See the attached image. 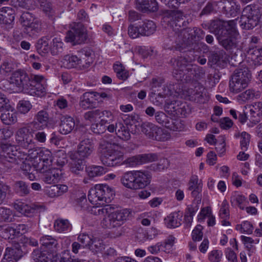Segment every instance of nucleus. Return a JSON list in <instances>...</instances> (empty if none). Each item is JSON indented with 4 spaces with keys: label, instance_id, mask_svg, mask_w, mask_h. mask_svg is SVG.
<instances>
[{
    "label": "nucleus",
    "instance_id": "48",
    "mask_svg": "<svg viewBox=\"0 0 262 262\" xmlns=\"http://www.w3.org/2000/svg\"><path fill=\"white\" fill-rule=\"evenodd\" d=\"M49 36H43L40 38L37 42L36 48L38 52H48L50 48L49 47Z\"/></svg>",
    "mask_w": 262,
    "mask_h": 262
},
{
    "label": "nucleus",
    "instance_id": "49",
    "mask_svg": "<svg viewBox=\"0 0 262 262\" xmlns=\"http://www.w3.org/2000/svg\"><path fill=\"white\" fill-rule=\"evenodd\" d=\"M188 32H189L191 44L193 43V40L194 38H197L198 40H200L203 39L205 36V32L201 29L196 27L188 28Z\"/></svg>",
    "mask_w": 262,
    "mask_h": 262
},
{
    "label": "nucleus",
    "instance_id": "63",
    "mask_svg": "<svg viewBox=\"0 0 262 262\" xmlns=\"http://www.w3.org/2000/svg\"><path fill=\"white\" fill-rule=\"evenodd\" d=\"M103 248V244L101 241L96 238H92L89 249L93 252H98Z\"/></svg>",
    "mask_w": 262,
    "mask_h": 262
},
{
    "label": "nucleus",
    "instance_id": "27",
    "mask_svg": "<svg viewBox=\"0 0 262 262\" xmlns=\"http://www.w3.org/2000/svg\"><path fill=\"white\" fill-rule=\"evenodd\" d=\"M75 123L74 119L70 116H63L61 118L59 125V132L63 135H67L74 128Z\"/></svg>",
    "mask_w": 262,
    "mask_h": 262
},
{
    "label": "nucleus",
    "instance_id": "38",
    "mask_svg": "<svg viewBox=\"0 0 262 262\" xmlns=\"http://www.w3.org/2000/svg\"><path fill=\"white\" fill-rule=\"evenodd\" d=\"M117 128L116 135L123 140L127 141L130 138V131L128 127L121 122L116 123Z\"/></svg>",
    "mask_w": 262,
    "mask_h": 262
},
{
    "label": "nucleus",
    "instance_id": "6",
    "mask_svg": "<svg viewBox=\"0 0 262 262\" xmlns=\"http://www.w3.org/2000/svg\"><path fill=\"white\" fill-rule=\"evenodd\" d=\"M250 78V74L248 68L236 69L230 78V92L233 94L242 92L248 86Z\"/></svg>",
    "mask_w": 262,
    "mask_h": 262
},
{
    "label": "nucleus",
    "instance_id": "8",
    "mask_svg": "<svg viewBox=\"0 0 262 262\" xmlns=\"http://www.w3.org/2000/svg\"><path fill=\"white\" fill-rule=\"evenodd\" d=\"M88 39L86 28L81 23H73L70 26V29L67 32L65 40L73 45L85 43Z\"/></svg>",
    "mask_w": 262,
    "mask_h": 262
},
{
    "label": "nucleus",
    "instance_id": "4",
    "mask_svg": "<svg viewBox=\"0 0 262 262\" xmlns=\"http://www.w3.org/2000/svg\"><path fill=\"white\" fill-rule=\"evenodd\" d=\"M151 176L148 171L133 170L125 172L121 177L122 185L133 190L143 189L149 185Z\"/></svg>",
    "mask_w": 262,
    "mask_h": 262
},
{
    "label": "nucleus",
    "instance_id": "53",
    "mask_svg": "<svg viewBox=\"0 0 262 262\" xmlns=\"http://www.w3.org/2000/svg\"><path fill=\"white\" fill-rule=\"evenodd\" d=\"M78 55H67L64 57L63 64L68 69L78 68Z\"/></svg>",
    "mask_w": 262,
    "mask_h": 262
},
{
    "label": "nucleus",
    "instance_id": "60",
    "mask_svg": "<svg viewBox=\"0 0 262 262\" xmlns=\"http://www.w3.org/2000/svg\"><path fill=\"white\" fill-rule=\"evenodd\" d=\"M32 106V104L29 101L23 100L18 102L17 108L21 114H25L31 110Z\"/></svg>",
    "mask_w": 262,
    "mask_h": 262
},
{
    "label": "nucleus",
    "instance_id": "41",
    "mask_svg": "<svg viewBox=\"0 0 262 262\" xmlns=\"http://www.w3.org/2000/svg\"><path fill=\"white\" fill-rule=\"evenodd\" d=\"M85 171L90 178H94L105 173L106 169L101 166L92 165L85 167Z\"/></svg>",
    "mask_w": 262,
    "mask_h": 262
},
{
    "label": "nucleus",
    "instance_id": "61",
    "mask_svg": "<svg viewBox=\"0 0 262 262\" xmlns=\"http://www.w3.org/2000/svg\"><path fill=\"white\" fill-rule=\"evenodd\" d=\"M40 8L47 14L51 15L53 12L52 4L47 0H37Z\"/></svg>",
    "mask_w": 262,
    "mask_h": 262
},
{
    "label": "nucleus",
    "instance_id": "45",
    "mask_svg": "<svg viewBox=\"0 0 262 262\" xmlns=\"http://www.w3.org/2000/svg\"><path fill=\"white\" fill-rule=\"evenodd\" d=\"M157 126L152 123L145 122L141 124V131L149 138L151 139L154 137V132Z\"/></svg>",
    "mask_w": 262,
    "mask_h": 262
},
{
    "label": "nucleus",
    "instance_id": "42",
    "mask_svg": "<svg viewBox=\"0 0 262 262\" xmlns=\"http://www.w3.org/2000/svg\"><path fill=\"white\" fill-rule=\"evenodd\" d=\"M230 202L232 206H238L243 210L244 209V204L246 203V198L242 194L234 192L231 196Z\"/></svg>",
    "mask_w": 262,
    "mask_h": 262
},
{
    "label": "nucleus",
    "instance_id": "26",
    "mask_svg": "<svg viewBox=\"0 0 262 262\" xmlns=\"http://www.w3.org/2000/svg\"><path fill=\"white\" fill-rule=\"evenodd\" d=\"M78 69L80 70L89 68L93 62L91 53L85 50H81L77 53Z\"/></svg>",
    "mask_w": 262,
    "mask_h": 262
},
{
    "label": "nucleus",
    "instance_id": "17",
    "mask_svg": "<svg viewBox=\"0 0 262 262\" xmlns=\"http://www.w3.org/2000/svg\"><path fill=\"white\" fill-rule=\"evenodd\" d=\"M190 100L195 101L197 103H204L207 100V95L206 90L204 87L198 84L194 90H189Z\"/></svg>",
    "mask_w": 262,
    "mask_h": 262
},
{
    "label": "nucleus",
    "instance_id": "2",
    "mask_svg": "<svg viewBox=\"0 0 262 262\" xmlns=\"http://www.w3.org/2000/svg\"><path fill=\"white\" fill-rule=\"evenodd\" d=\"M236 25L234 20L218 19L212 20L209 26L210 32L216 36L219 45L229 52L237 48L238 45L239 33Z\"/></svg>",
    "mask_w": 262,
    "mask_h": 262
},
{
    "label": "nucleus",
    "instance_id": "47",
    "mask_svg": "<svg viewBox=\"0 0 262 262\" xmlns=\"http://www.w3.org/2000/svg\"><path fill=\"white\" fill-rule=\"evenodd\" d=\"M37 19V18L33 13L25 11L20 15L19 21L22 27H24L29 24L30 25L31 23H32L33 21Z\"/></svg>",
    "mask_w": 262,
    "mask_h": 262
},
{
    "label": "nucleus",
    "instance_id": "7",
    "mask_svg": "<svg viewBox=\"0 0 262 262\" xmlns=\"http://www.w3.org/2000/svg\"><path fill=\"white\" fill-rule=\"evenodd\" d=\"M99 152L100 160L104 165L113 167L122 164L123 153L120 151L114 150L111 144H101L99 148Z\"/></svg>",
    "mask_w": 262,
    "mask_h": 262
},
{
    "label": "nucleus",
    "instance_id": "56",
    "mask_svg": "<svg viewBox=\"0 0 262 262\" xmlns=\"http://www.w3.org/2000/svg\"><path fill=\"white\" fill-rule=\"evenodd\" d=\"M188 190L196 189H199L202 188V183L201 180H199L198 177L196 175H192L188 183Z\"/></svg>",
    "mask_w": 262,
    "mask_h": 262
},
{
    "label": "nucleus",
    "instance_id": "29",
    "mask_svg": "<svg viewBox=\"0 0 262 262\" xmlns=\"http://www.w3.org/2000/svg\"><path fill=\"white\" fill-rule=\"evenodd\" d=\"M21 250L16 246L7 247L3 258L9 262H17L21 257Z\"/></svg>",
    "mask_w": 262,
    "mask_h": 262
},
{
    "label": "nucleus",
    "instance_id": "36",
    "mask_svg": "<svg viewBox=\"0 0 262 262\" xmlns=\"http://www.w3.org/2000/svg\"><path fill=\"white\" fill-rule=\"evenodd\" d=\"M25 32L29 36L33 37L36 36L41 31V23L40 21L37 19L33 21L30 25L29 24L24 27Z\"/></svg>",
    "mask_w": 262,
    "mask_h": 262
},
{
    "label": "nucleus",
    "instance_id": "40",
    "mask_svg": "<svg viewBox=\"0 0 262 262\" xmlns=\"http://www.w3.org/2000/svg\"><path fill=\"white\" fill-rule=\"evenodd\" d=\"M170 133L166 130L157 126L154 134V137L151 139L159 141H166L170 139Z\"/></svg>",
    "mask_w": 262,
    "mask_h": 262
},
{
    "label": "nucleus",
    "instance_id": "44",
    "mask_svg": "<svg viewBox=\"0 0 262 262\" xmlns=\"http://www.w3.org/2000/svg\"><path fill=\"white\" fill-rule=\"evenodd\" d=\"M33 225L32 223L26 225L24 224H18L16 226L15 228L9 227L6 229V231L10 232V234H24L28 232L29 228Z\"/></svg>",
    "mask_w": 262,
    "mask_h": 262
},
{
    "label": "nucleus",
    "instance_id": "12",
    "mask_svg": "<svg viewBox=\"0 0 262 262\" xmlns=\"http://www.w3.org/2000/svg\"><path fill=\"white\" fill-rule=\"evenodd\" d=\"M36 131H32L30 129L29 124L18 129L15 135V139L19 146L25 149L31 147L34 144L33 135Z\"/></svg>",
    "mask_w": 262,
    "mask_h": 262
},
{
    "label": "nucleus",
    "instance_id": "1",
    "mask_svg": "<svg viewBox=\"0 0 262 262\" xmlns=\"http://www.w3.org/2000/svg\"><path fill=\"white\" fill-rule=\"evenodd\" d=\"M183 13L178 10H167L163 14L162 21L172 29V37L174 48L181 51L191 44L189 36L188 23L184 20Z\"/></svg>",
    "mask_w": 262,
    "mask_h": 262
},
{
    "label": "nucleus",
    "instance_id": "28",
    "mask_svg": "<svg viewBox=\"0 0 262 262\" xmlns=\"http://www.w3.org/2000/svg\"><path fill=\"white\" fill-rule=\"evenodd\" d=\"M250 112V120L255 125L262 119V102H257L252 105Z\"/></svg>",
    "mask_w": 262,
    "mask_h": 262
},
{
    "label": "nucleus",
    "instance_id": "23",
    "mask_svg": "<svg viewBox=\"0 0 262 262\" xmlns=\"http://www.w3.org/2000/svg\"><path fill=\"white\" fill-rule=\"evenodd\" d=\"M14 207L17 211L27 216H32L35 210L45 208L43 206L37 205H34L33 207H31L20 202L15 203Z\"/></svg>",
    "mask_w": 262,
    "mask_h": 262
},
{
    "label": "nucleus",
    "instance_id": "32",
    "mask_svg": "<svg viewBox=\"0 0 262 262\" xmlns=\"http://www.w3.org/2000/svg\"><path fill=\"white\" fill-rule=\"evenodd\" d=\"M168 108L177 116L182 117H185L187 114V106L186 103L182 102L180 101H175L168 104Z\"/></svg>",
    "mask_w": 262,
    "mask_h": 262
},
{
    "label": "nucleus",
    "instance_id": "35",
    "mask_svg": "<svg viewBox=\"0 0 262 262\" xmlns=\"http://www.w3.org/2000/svg\"><path fill=\"white\" fill-rule=\"evenodd\" d=\"M73 161L71 163L70 170L76 175H81L83 170L85 168V162L84 160L80 158L77 159H72Z\"/></svg>",
    "mask_w": 262,
    "mask_h": 262
},
{
    "label": "nucleus",
    "instance_id": "58",
    "mask_svg": "<svg viewBox=\"0 0 262 262\" xmlns=\"http://www.w3.org/2000/svg\"><path fill=\"white\" fill-rule=\"evenodd\" d=\"M254 97V91L249 89L238 95L237 99L241 102H246L248 100L253 99Z\"/></svg>",
    "mask_w": 262,
    "mask_h": 262
},
{
    "label": "nucleus",
    "instance_id": "3",
    "mask_svg": "<svg viewBox=\"0 0 262 262\" xmlns=\"http://www.w3.org/2000/svg\"><path fill=\"white\" fill-rule=\"evenodd\" d=\"M43 75H31L30 77L24 70L14 71L11 77L10 83L15 85L19 90L33 96H41L46 93L47 84Z\"/></svg>",
    "mask_w": 262,
    "mask_h": 262
},
{
    "label": "nucleus",
    "instance_id": "30",
    "mask_svg": "<svg viewBox=\"0 0 262 262\" xmlns=\"http://www.w3.org/2000/svg\"><path fill=\"white\" fill-rule=\"evenodd\" d=\"M249 58L251 59L255 65L262 64V47L250 45L247 51Z\"/></svg>",
    "mask_w": 262,
    "mask_h": 262
},
{
    "label": "nucleus",
    "instance_id": "55",
    "mask_svg": "<svg viewBox=\"0 0 262 262\" xmlns=\"http://www.w3.org/2000/svg\"><path fill=\"white\" fill-rule=\"evenodd\" d=\"M155 119L157 123L162 126L167 127V124L169 123L170 118L166 115L165 113L162 111H159L155 113Z\"/></svg>",
    "mask_w": 262,
    "mask_h": 262
},
{
    "label": "nucleus",
    "instance_id": "22",
    "mask_svg": "<svg viewBox=\"0 0 262 262\" xmlns=\"http://www.w3.org/2000/svg\"><path fill=\"white\" fill-rule=\"evenodd\" d=\"M137 8L142 12H156L158 5L156 0H136Z\"/></svg>",
    "mask_w": 262,
    "mask_h": 262
},
{
    "label": "nucleus",
    "instance_id": "31",
    "mask_svg": "<svg viewBox=\"0 0 262 262\" xmlns=\"http://www.w3.org/2000/svg\"><path fill=\"white\" fill-rule=\"evenodd\" d=\"M188 63L187 59L182 56L171 58L170 61V63L173 70V72L176 74L180 72H184Z\"/></svg>",
    "mask_w": 262,
    "mask_h": 262
},
{
    "label": "nucleus",
    "instance_id": "34",
    "mask_svg": "<svg viewBox=\"0 0 262 262\" xmlns=\"http://www.w3.org/2000/svg\"><path fill=\"white\" fill-rule=\"evenodd\" d=\"M17 113L11 107V109L5 110V111L1 114V119L4 124L10 125L17 122Z\"/></svg>",
    "mask_w": 262,
    "mask_h": 262
},
{
    "label": "nucleus",
    "instance_id": "39",
    "mask_svg": "<svg viewBox=\"0 0 262 262\" xmlns=\"http://www.w3.org/2000/svg\"><path fill=\"white\" fill-rule=\"evenodd\" d=\"M106 117L102 118L99 122L93 123L91 126V130L96 134L104 133L106 129V125L108 124V120Z\"/></svg>",
    "mask_w": 262,
    "mask_h": 262
},
{
    "label": "nucleus",
    "instance_id": "46",
    "mask_svg": "<svg viewBox=\"0 0 262 262\" xmlns=\"http://www.w3.org/2000/svg\"><path fill=\"white\" fill-rule=\"evenodd\" d=\"M14 220V213L12 210L5 207L0 208V221L10 223Z\"/></svg>",
    "mask_w": 262,
    "mask_h": 262
},
{
    "label": "nucleus",
    "instance_id": "33",
    "mask_svg": "<svg viewBox=\"0 0 262 262\" xmlns=\"http://www.w3.org/2000/svg\"><path fill=\"white\" fill-rule=\"evenodd\" d=\"M93 93L85 92L81 97L79 102L80 106L84 110L96 107V103L94 97L92 96Z\"/></svg>",
    "mask_w": 262,
    "mask_h": 262
},
{
    "label": "nucleus",
    "instance_id": "14",
    "mask_svg": "<svg viewBox=\"0 0 262 262\" xmlns=\"http://www.w3.org/2000/svg\"><path fill=\"white\" fill-rule=\"evenodd\" d=\"M49 116L47 111L41 110L34 116V119L28 123L29 127L32 131H38L47 127Z\"/></svg>",
    "mask_w": 262,
    "mask_h": 262
},
{
    "label": "nucleus",
    "instance_id": "5",
    "mask_svg": "<svg viewBox=\"0 0 262 262\" xmlns=\"http://www.w3.org/2000/svg\"><path fill=\"white\" fill-rule=\"evenodd\" d=\"M114 191L107 185H96L90 189L88 194L89 201L95 205H103L113 199Z\"/></svg>",
    "mask_w": 262,
    "mask_h": 262
},
{
    "label": "nucleus",
    "instance_id": "62",
    "mask_svg": "<svg viewBox=\"0 0 262 262\" xmlns=\"http://www.w3.org/2000/svg\"><path fill=\"white\" fill-rule=\"evenodd\" d=\"M141 165L146 163L152 162L158 160L159 155L157 153H149L140 155Z\"/></svg>",
    "mask_w": 262,
    "mask_h": 262
},
{
    "label": "nucleus",
    "instance_id": "50",
    "mask_svg": "<svg viewBox=\"0 0 262 262\" xmlns=\"http://www.w3.org/2000/svg\"><path fill=\"white\" fill-rule=\"evenodd\" d=\"M114 209V208L111 205H105V204L103 205H97L94 206L92 211L96 215H108L111 211Z\"/></svg>",
    "mask_w": 262,
    "mask_h": 262
},
{
    "label": "nucleus",
    "instance_id": "11",
    "mask_svg": "<svg viewBox=\"0 0 262 262\" xmlns=\"http://www.w3.org/2000/svg\"><path fill=\"white\" fill-rule=\"evenodd\" d=\"M259 18L257 7L255 5H248L243 11L239 20L240 25L243 29H252L257 25Z\"/></svg>",
    "mask_w": 262,
    "mask_h": 262
},
{
    "label": "nucleus",
    "instance_id": "43",
    "mask_svg": "<svg viewBox=\"0 0 262 262\" xmlns=\"http://www.w3.org/2000/svg\"><path fill=\"white\" fill-rule=\"evenodd\" d=\"M55 231L58 232H63L71 228V225L68 220L57 219L54 225Z\"/></svg>",
    "mask_w": 262,
    "mask_h": 262
},
{
    "label": "nucleus",
    "instance_id": "57",
    "mask_svg": "<svg viewBox=\"0 0 262 262\" xmlns=\"http://www.w3.org/2000/svg\"><path fill=\"white\" fill-rule=\"evenodd\" d=\"M122 164L126 165L129 167H135L137 165H141L140 155H137L129 157L123 160Z\"/></svg>",
    "mask_w": 262,
    "mask_h": 262
},
{
    "label": "nucleus",
    "instance_id": "21",
    "mask_svg": "<svg viewBox=\"0 0 262 262\" xmlns=\"http://www.w3.org/2000/svg\"><path fill=\"white\" fill-rule=\"evenodd\" d=\"M220 3L226 15L235 17L238 13L239 6L236 5L233 0H223Z\"/></svg>",
    "mask_w": 262,
    "mask_h": 262
},
{
    "label": "nucleus",
    "instance_id": "24",
    "mask_svg": "<svg viewBox=\"0 0 262 262\" xmlns=\"http://www.w3.org/2000/svg\"><path fill=\"white\" fill-rule=\"evenodd\" d=\"M44 168L42 179L47 184L56 183L61 179V173L57 169L53 168L46 170Z\"/></svg>",
    "mask_w": 262,
    "mask_h": 262
},
{
    "label": "nucleus",
    "instance_id": "37",
    "mask_svg": "<svg viewBox=\"0 0 262 262\" xmlns=\"http://www.w3.org/2000/svg\"><path fill=\"white\" fill-rule=\"evenodd\" d=\"M140 28L142 36H149L156 31L157 27L153 21L145 20Z\"/></svg>",
    "mask_w": 262,
    "mask_h": 262
},
{
    "label": "nucleus",
    "instance_id": "52",
    "mask_svg": "<svg viewBox=\"0 0 262 262\" xmlns=\"http://www.w3.org/2000/svg\"><path fill=\"white\" fill-rule=\"evenodd\" d=\"M63 43L61 39L58 37H55L52 42L50 50L53 55H56L61 53L63 50Z\"/></svg>",
    "mask_w": 262,
    "mask_h": 262
},
{
    "label": "nucleus",
    "instance_id": "51",
    "mask_svg": "<svg viewBox=\"0 0 262 262\" xmlns=\"http://www.w3.org/2000/svg\"><path fill=\"white\" fill-rule=\"evenodd\" d=\"M184 124L181 119H173L171 118H170V120L166 127L173 131H181L184 129Z\"/></svg>",
    "mask_w": 262,
    "mask_h": 262
},
{
    "label": "nucleus",
    "instance_id": "59",
    "mask_svg": "<svg viewBox=\"0 0 262 262\" xmlns=\"http://www.w3.org/2000/svg\"><path fill=\"white\" fill-rule=\"evenodd\" d=\"M236 229H238L241 233L250 234L253 232V227L250 222L244 221L241 225H237Z\"/></svg>",
    "mask_w": 262,
    "mask_h": 262
},
{
    "label": "nucleus",
    "instance_id": "25",
    "mask_svg": "<svg viewBox=\"0 0 262 262\" xmlns=\"http://www.w3.org/2000/svg\"><path fill=\"white\" fill-rule=\"evenodd\" d=\"M40 243L43 250H49V252L56 253L58 244L55 238L50 235H45L40 237Z\"/></svg>",
    "mask_w": 262,
    "mask_h": 262
},
{
    "label": "nucleus",
    "instance_id": "18",
    "mask_svg": "<svg viewBox=\"0 0 262 262\" xmlns=\"http://www.w3.org/2000/svg\"><path fill=\"white\" fill-rule=\"evenodd\" d=\"M104 117L108 118L109 120H112L113 115L110 111H101L99 109L88 111L84 115V119L90 121H93L97 118H102Z\"/></svg>",
    "mask_w": 262,
    "mask_h": 262
},
{
    "label": "nucleus",
    "instance_id": "19",
    "mask_svg": "<svg viewBox=\"0 0 262 262\" xmlns=\"http://www.w3.org/2000/svg\"><path fill=\"white\" fill-rule=\"evenodd\" d=\"M15 19V10L11 7H5L0 9V24L10 25Z\"/></svg>",
    "mask_w": 262,
    "mask_h": 262
},
{
    "label": "nucleus",
    "instance_id": "13",
    "mask_svg": "<svg viewBox=\"0 0 262 262\" xmlns=\"http://www.w3.org/2000/svg\"><path fill=\"white\" fill-rule=\"evenodd\" d=\"M94 149V144L93 140L85 139L82 140L78 146L77 151L71 155V159L80 158L84 160L88 158L92 154Z\"/></svg>",
    "mask_w": 262,
    "mask_h": 262
},
{
    "label": "nucleus",
    "instance_id": "20",
    "mask_svg": "<svg viewBox=\"0 0 262 262\" xmlns=\"http://www.w3.org/2000/svg\"><path fill=\"white\" fill-rule=\"evenodd\" d=\"M183 213L180 211L171 212L164 219V222L167 227L174 228L181 225Z\"/></svg>",
    "mask_w": 262,
    "mask_h": 262
},
{
    "label": "nucleus",
    "instance_id": "16",
    "mask_svg": "<svg viewBox=\"0 0 262 262\" xmlns=\"http://www.w3.org/2000/svg\"><path fill=\"white\" fill-rule=\"evenodd\" d=\"M32 257L35 262H56L57 259L56 253L38 249L33 251Z\"/></svg>",
    "mask_w": 262,
    "mask_h": 262
},
{
    "label": "nucleus",
    "instance_id": "15",
    "mask_svg": "<svg viewBox=\"0 0 262 262\" xmlns=\"http://www.w3.org/2000/svg\"><path fill=\"white\" fill-rule=\"evenodd\" d=\"M53 162L51 152L44 148H41L38 156V161L33 162V165L35 167L36 170L39 172H43L44 168H47Z\"/></svg>",
    "mask_w": 262,
    "mask_h": 262
},
{
    "label": "nucleus",
    "instance_id": "10",
    "mask_svg": "<svg viewBox=\"0 0 262 262\" xmlns=\"http://www.w3.org/2000/svg\"><path fill=\"white\" fill-rule=\"evenodd\" d=\"M130 213L127 209L111 211L108 216L101 221V226L108 229L119 227L124 223Z\"/></svg>",
    "mask_w": 262,
    "mask_h": 262
},
{
    "label": "nucleus",
    "instance_id": "9",
    "mask_svg": "<svg viewBox=\"0 0 262 262\" xmlns=\"http://www.w3.org/2000/svg\"><path fill=\"white\" fill-rule=\"evenodd\" d=\"M3 155L1 160L4 164L6 162L11 163L9 167H13V165L18 164L20 162L27 160L28 157L27 152L18 150L16 147L7 143H3Z\"/></svg>",
    "mask_w": 262,
    "mask_h": 262
},
{
    "label": "nucleus",
    "instance_id": "64",
    "mask_svg": "<svg viewBox=\"0 0 262 262\" xmlns=\"http://www.w3.org/2000/svg\"><path fill=\"white\" fill-rule=\"evenodd\" d=\"M230 114L234 119L237 120L242 124L245 123L247 120V115L244 112L241 113L235 110H230Z\"/></svg>",
    "mask_w": 262,
    "mask_h": 262
},
{
    "label": "nucleus",
    "instance_id": "54",
    "mask_svg": "<svg viewBox=\"0 0 262 262\" xmlns=\"http://www.w3.org/2000/svg\"><path fill=\"white\" fill-rule=\"evenodd\" d=\"M16 191L21 195H25L29 193V188L26 182L23 181H16L14 184Z\"/></svg>",
    "mask_w": 262,
    "mask_h": 262
}]
</instances>
